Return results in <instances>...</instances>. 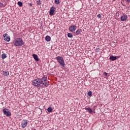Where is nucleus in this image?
Masks as SVG:
<instances>
[{
    "instance_id": "14",
    "label": "nucleus",
    "mask_w": 130,
    "mask_h": 130,
    "mask_svg": "<svg viewBox=\"0 0 130 130\" xmlns=\"http://www.w3.org/2000/svg\"><path fill=\"white\" fill-rule=\"evenodd\" d=\"M81 32H82V29H78L76 32H75V35H80L81 34Z\"/></svg>"
},
{
    "instance_id": "27",
    "label": "nucleus",
    "mask_w": 130,
    "mask_h": 130,
    "mask_svg": "<svg viewBox=\"0 0 130 130\" xmlns=\"http://www.w3.org/2000/svg\"><path fill=\"white\" fill-rule=\"evenodd\" d=\"M126 2L128 3H130V0H126Z\"/></svg>"
},
{
    "instance_id": "9",
    "label": "nucleus",
    "mask_w": 130,
    "mask_h": 130,
    "mask_svg": "<svg viewBox=\"0 0 130 130\" xmlns=\"http://www.w3.org/2000/svg\"><path fill=\"white\" fill-rule=\"evenodd\" d=\"M69 29L71 31V32H75V31H76V29H77V26L75 25H71L69 27Z\"/></svg>"
},
{
    "instance_id": "26",
    "label": "nucleus",
    "mask_w": 130,
    "mask_h": 130,
    "mask_svg": "<svg viewBox=\"0 0 130 130\" xmlns=\"http://www.w3.org/2000/svg\"><path fill=\"white\" fill-rule=\"evenodd\" d=\"M104 75H105V76H107V75H108V74H107V73H106V72H105Z\"/></svg>"
},
{
    "instance_id": "18",
    "label": "nucleus",
    "mask_w": 130,
    "mask_h": 130,
    "mask_svg": "<svg viewBox=\"0 0 130 130\" xmlns=\"http://www.w3.org/2000/svg\"><path fill=\"white\" fill-rule=\"evenodd\" d=\"M2 58L3 59H5V58H7V54L6 53H3L2 54Z\"/></svg>"
},
{
    "instance_id": "4",
    "label": "nucleus",
    "mask_w": 130,
    "mask_h": 130,
    "mask_svg": "<svg viewBox=\"0 0 130 130\" xmlns=\"http://www.w3.org/2000/svg\"><path fill=\"white\" fill-rule=\"evenodd\" d=\"M56 59L58 62L61 66V67H64L66 64L64 63V60H63V58L61 56H57L56 57Z\"/></svg>"
},
{
    "instance_id": "29",
    "label": "nucleus",
    "mask_w": 130,
    "mask_h": 130,
    "mask_svg": "<svg viewBox=\"0 0 130 130\" xmlns=\"http://www.w3.org/2000/svg\"><path fill=\"white\" fill-rule=\"evenodd\" d=\"M7 1H8L9 2H10V0H7Z\"/></svg>"
},
{
    "instance_id": "23",
    "label": "nucleus",
    "mask_w": 130,
    "mask_h": 130,
    "mask_svg": "<svg viewBox=\"0 0 130 130\" xmlns=\"http://www.w3.org/2000/svg\"><path fill=\"white\" fill-rule=\"evenodd\" d=\"M87 95L88 96H91L92 95V91H88L87 93Z\"/></svg>"
},
{
    "instance_id": "11",
    "label": "nucleus",
    "mask_w": 130,
    "mask_h": 130,
    "mask_svg": "<svg viewBox=\"0 0 130 130\" xmlns=\"http://www.w3.org/2000/svg\"><path fill=\"white\" fill-rule=\"evenodd\" d=\"M6 3H5V0H0V7L2 8V7H5Z\"/></svg>"
},
{
    "instance_id": "2",
    "label": "nucleus",
    "mask_w": 130,
    "mask_h": 130,
    "mask_svg": "<svg viewBox=\"0 0 130 130\" xmlns=\"http://www.w3.org/2000/svg\"><path fill=\"white\" fill-rule=\"evenodd\" d=\"M13 44L15 46L21 47L24 45V43L23 40L21 38H16L13 41Z\"/></svg>"
},
{
    "instance_id": "6",
    "label": "nucleus",
    "mask_w": 130,
    "mask_h": 130,
    "mask_svg": "<svg viewBox=\"0 0 130 130\" xmlns=\"http://www.w3.org/2000/svg\"><path fill=\"white\" fill-rule=\"evenodd\" d=\"M3 113L4 115H6V116H11L12 115V114L9 111V110L7 108H5L3 109Z\"/></svg>"
},
{
    "instance_id": "22",
    "label": "nucleus",
    "mask_w": 130,
    "mask_h": 130,
    "mask_svg": "<svg viewBox=\"0 0 130 130\" xmlns=\"http://www.w3.org/2000/svg\"><path fill=\"white\" fill-rule=\"evenodd\" d=\"M17 4L18 5V6H19V7H22L23 6V3H22V2H18L17 3Z\"/></svg>"
},
{
    "instance_id": "1",
    "label": "nucleus",
    "mask_w": 130,
    "mask_h": 130,
    "mask_svg": "<svg viewBox=\"0 0 130 130\" xmlns=\"http://www.w3.org/2000/svg\"><path fill=\"white\" fill-rule=\"evenodd\" d=\"M49 86V81L47 80V77H43L41 78V89L47 87Z\"/></svg>"
},
{
    "instance_id": "28",
    "label": "nucleus",
    "mask_w": 130,
    "mask_h": 130,
    "mask_svg": "<svg viewBox=\"0 0 130 130\" xmlns=\"http://www.w3.org/2000/svg\"><path fill=\"white\" fill-rule=\"evenodd\" d=\"M29 6H30V7H32V4L30 3V4H29Z\"/></svg>"
},
{
    "instance_id": "24",
    "label": "nucleus",
    "mask_w": 130,
    "mask_h": 130,
    "mask_svg": "<svg viewBox=\"0 0 130 130\" xmlns=\"http://www.w3.org/2000/svg\"><path fill=\"white\" fill-rule=\"evenodd\" d=\"M40 0H39L38 1H37V4L38 6H40L41 5V3H40Z\"/></svg>"
},
{
    "instance_id": "17",
    "label": "nucleus",
    "mask_w": 130,
    "mask_h": 130,
    "mask_svg": "<svg viewBox=\"0 0 130 130\" xmlns=\"http://www.w3.org/2000/svg\"><path fill=\"white\" fill-rule=\"evenodd\" d=\"M50 39H51V38L50 36H47L46 37H45V40L46 41H47L48 42L50 41Z\"/></svg>"
},
{
    "instance_id": "3",
    "label": "nucleus",
    "mask_w": 130,
    "mask_h": 130,
    "mask_svg": "<svg viewBox=\"0 0 130 130\" xmlns=\"http://www.w3.org/2000/svg\"><path fill=\"white\" fill-rule=\"evenodd\" d=\"M32 84L39 89H41V80L40 78L35 79L32 82Z\"/></svg>"
},
{
    "instance_id": "25",
    "label": "nucleus",
    "mask_w": 130,
    "mask_h": 130,
    "mask_svg": "<svg viewBox=\"0 0 130 130\" xmlns=\"http://www.w3.org/2000/svg\"><path fill=\"white\" fill-rule=\"evenodd\" d=\"M97 17H98V18H101V17H102L101 14H98V15H97Z\"/></svg>"
},
{
    "instance_id": "21",
    "label": "nucleus",
    "mask_w": 130,
    "mask_h": 130,
    "mask_svg": "<svg viewBox=\"0 0 130 130\" xmlns=\"http://www.w3.org/2000/svg\"><path fill=\"white\" fill-rule=\"evenodd\" d=\"M68 37H69V38H72V37H73V34L71 33H68Z\"/></svg>"
},
{
    "instance_id": "10",
    "label": "nucleus",
    "mask_w": 130,
    "mask_h": 130,
    "mask_svg": "<svg viewBox=\"0 0 130 130\" xmlns=\"http://www.w3.org/2000/svg\"><path fill=\"white\" fill-rule=\"evenodd\" d=\"M127 20V15H122L121 17V21L122 22H124V21H126Z\"/></svg>"
},
{
    "instance_id": "8",
    "label": "nucleus",
    "mask_w": 130,
    "mask_h": 130,
    "mask_svg": "<svg viewBox=\"0 0 130 130\" xmlns=\"http://www.w3.org/2000/svg\"><path fill=\"white\" fill-rule=\"evenodd\" d=\"M3 37L4 38V40H5V41H7V42H9L11 40V38L7 34H4L3 35Z\"/></svg>"
},
{
    "instance_id": "15",
    "label": "nucleus",
    "mask_w": 130,
    "mask_h": 130,
    "mask_svg": "<svg viewBox=\"0 0 130 130\" xmlns=\"http://www.w3.org/2000/svg\"><path fill=\"white\" fill-rule=\"evenodd\" d=\"M85 110H88L89 113H92V112H93V111L92 110V109H91L90 108L88 107H85Z\"/></svg>"
},
{
    "instance_id": "13",
    "label": "nucleus",
    "mask_w": 130,
    "mask_h": 130,
    "mask_svg": "<svg viewBox=\"0 0 130 130\" xmlns=\"http://www.w3.org/2000/svg\"><path fill=\"white\" fill-rule=\"evenodd\" d=\"M32 57L36 61H39V58H38V56L37 54H32Z\"/></svg>"
},
{
    "instance_id": "16",
    "label": "nucleus",
    "mask_w": 130,
    "mask_h": 130,
    "mask_svg": "<svg viewBox=\"0 0 130 130\" xmlns=\"http://www.w3.org/2000/svg\"><path fill=\"white\" fill-rule=\"evenodd\" d=\"M10 75V73L8 71H3V75L4 76H9Z\"/></svg>"
},
{
    "instance_id": "19",
    "label": "nucleus",
    "mask_w": 130,
    "mask_h": 130,
    "mask_svg": "<svg viewBox=\"0 0 130 130\" xmlns=\"http://www.w3.org/2000/svg\"><path fill=\"white\" fill-rule=\"evenodd\" d=\"M60 0H55V5H59L60 4Z\"/></svg>"
},
{
    "instance_id": "5",
    "label": "nucleus",
    "mask_w": 130,
    "mask_h": 130,
    "mask_svg": "<svg viewBox=\"0 0 130 130\" xmlns=\"http://www.w3.org/2000/svg\"><path fill=\"white\" fill-rule=\"evenodd\" d=\"M56 10V8L54 7H52L50 9L49 15L50 16H54L55 14Z\"/></svg>"
},
{
    "instance_id": "20",
    "label": "nucleus",
    "mask_w": 130,
    "mask_h": 130,
    "mask_svg": "<svg viewBox=\"0 0 130 130\" xmlns=\"http://www.w3.org/2000/svg\"><path fill=\"white\" fill-rule=\"evenodd\" d=\"M48 112H52V108L51 107H49L47 109Z\"/></svg>"
},
{
    "instance_id": "12",
    "label": "nucleus",
    "mask_w": 130,
    "mask_h": 130,
    "mask_svg": "<svg viewBox=\"0 0 130 130\" xmlns=\"http://www.w3.org/2000/svg\"><path fill=\"white\" fill-rule=\"evenodd\" d=\"M117 58H119V56H111L110 57V59L111 60H116Z\"/></svg>"
},
{
    "instance_id": "7",
    "label": "nucleus",
    "mask_w": 130,
    "mask_h": 130,
    "mask_svg": "<svg viewBox=\"0 0 130 130\" xmlns=\"http://www.w3.org/2000/svg\"><path fill=\"white\" fill-rule=\"evenodd\" d=\"M28 124V120H23L21 122V126L22 128H25L27 126Z\"/></svg>"
}]
</instances>
